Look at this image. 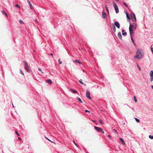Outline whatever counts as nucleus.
Masks as SVG:
<instances>
[{"label": "nucleus", "mask_w": 153, "mask_h": 153, "mask_svg": "<svg viewBox=\"0 0 153 153\" xmlns=\"http://www.w3.org/2000/svg\"><path fill=\"white\" fill-rule=\"evenodd\" d=\"M136 25L135 23H133V25H132L131 22L130 23V25L129 27V31L130 33V35H131L132 33H133V31L134 30V29H136Z\"/></svg>", "instance_id": "obj_1"}, {"label": "nucleus", "mask_w": 153, "mask_h": 153, "mask_svg": "<svg viewBox=\"0 0 153 153\" xmlns=\"http://www.w3.org/2000/svg\"><path fill=\"white\" fill-rule=\"evenodd\" d=\"M143 55V53L141 52V51L138 49L137 51L136 55L135 56V57L137 59H140L142 58Z\"/></svg>", "instance_id": "obj_2"}, {"label": "nucleus", "mask_w": 153, "mask_h": 153, "mask_svg": "<svg viewBox=\"0 0 153 153\" xmlns=\"http://www.w3.org/2000/svg\"><path fill=\"white\" fill-rule=\"evenodd\" d=\"M23 62L25 64V69L27 72L28 73H30L31 71L27 63L25 61H23Z\"/></svg>", "instance_id": "obj_3"}, {"label": "nucleus", "mask_w": 153, "mask_h": 153, "mask_svg": "<svg viewBox=\"0 0 153 153\" xmlns=\"http://www.w3.org/2000/svg\"><path fill=\"white\" fill-rule=\"evenodd\" d=\"M113 5L114 8L116 13H117L119 12V10L118 7L115 2L113 1Z\"/></svg>", "instance_id": "obj_4"}, {"label": "nucleus", "mask_w": 153, "mask_h": 153, "mask_svg": "<svg viewBox=\"0 0 153 153\" xmlns=\"http://www.w3.org/2000/svg\"><path fill=\"white\" fill-rule=\"evenodd\" d=\"M130 15L132 21L134 22H136V19L134 14L133 12H131V13Z\"/></svg>", "instance_id": "obj_5"}, {"label": "nucleus", "mask_w": 153, "mask_h": 153, "mask_svg": "<svg viewBox=\"0 0 153 153\" xmlns=\"http://www.w3.org/2000/svg\"><path fill=\"white\" fill-rule=\"evenodd\" d=\"M86 97L89 99H91V98L90 97V93L89 91L87 90Z\"/></svg>", "instance_id": "obj_6"}, {"label": "nucleus", "mask_w": 153, "mask_h": 153, "mask_svg": "<svg viewBox=\"0 0 153 153\" xmlns=\"http://www.w3.org/2000/svg\"><path fill=\"white\" fill-rule=\"evenodd\" d=\"M150 78V81L151 82L153 81V70H151L149 74Z\"/></svg>", "instance_id": "obj_7"}, {"label": "nucleus", "mask_w": 153, "mask_h": 153, "mask_svg": "<svg viewBox=\"0 0 153 153\" xmlns=\"http://www.w3.org/2000/svg\"><path fill=\"white\" fill-rule=\"evenodd\" d=\"M94 127L95 129L99 133L101 132V131H102V128H100L96 126H94Z\"/></svg>", "instance_id": "obj_8"}, {"label": "nucleus", "mask_w": 153, "mask_h": 153, "mask_svg": "<svg viewBox=\"0 0 153 153\" xmlns=\"http://www.w3.org/2000/svg\"><path fill=\"white\" fill-rule=\"evenodd\" d=\"M114 25H115V26L117 27V28L118 29L120 28V25L118 22H114Z\"/></svg>", "instance_id": "obj_9"}, {"label": "nucleus", "mask_w": 153, "mask_h": 153, "mask_svg": "<svg viewBox=\"0 0 153 153\" xmlns=\"http://www.w3.org/2000/svg\"><path fill=\"white\" fill-rule=\"evenodd\" d=\"M27 2L29 4L30 7L31 9H33V7L32 5L31 4L30 1L28 0H27Z\"/></svg>", "instance_id": "obj_10"}, {"label": "nucleus", "mask_w": 153, "mask_h": 153, "mask_svg": "<svg viewBox=\"0 0 153 153\" xmlns=\"http://www.w3.org/2000/svg\"><path fill=\"white\" fill-rule=\"evenodd\" d=\"M118 36L119 39H122V36L121 32H119L118 33Z\"/></svg>", "instance_id": "obj_11"}, {"label": "nucleus", "mask_w": 153, "mask_h": 153, "mask_svg": "<svg viewBox=\"0 0 153 153\" xmlns=\"http://www.w3.org/2000/svg\"><path fill=\"white\" fill-rule=\"evenodd\" d=\"M119 139L120 141L121 142V143L123 144L124 145L125 144L124 141L122 138H120Z\"/></svg>", "instance_id": "obj_12"}, {"label": "nucleus", "mask_w": 153, "mask_h": 153, "mask_svg": "<svg viewBox=\"0 0 153 153\" xmlns=\"http://www.w3.org/2000/svg\"><path fill=\"white\" fill-rule=\"evenodd\" d=\"M102 17L104 18H106L107 16H106V13L104 12H103L102 13Z\"/></svg>", "instance_id": "obj_13"}, {"label": "nucleus", "mask_w": 153, "mask_h": 153, "mask_svg": "<svg viewBox=\"0 0 153 153\" xmlns=\"http://www.w3.org/2000/svg\"><path fill=\"white\" fill-rule=\"evenodd\" d=\"M122 34L123 36H126L127 35V33L125 32V31L124 30H122Z\"/></svg>", "instance_id": "obj_14"}, {"label": "nucleus", "mask_w": 153, "mask_h": 153, "mask_svg": "<svg viewBox=\"0 0 153 153\" xmlns=\"http://www.w3.org/2000/svg\"><path fill=\"white\" fill-rule=\"evenodd\" d=\"M47 82L48 83L50 84L52 83V82L51 79H48L46 80Z\"/></svg>", "instance_id": "obj_15"}, {"label": "nucleus", "mask_w": 153, "mask_h": 153, "mask_svg": "<svg viewBox=\"0 0 153 153\" xmlns=\"http://www.w3.org/2000/svg\"><path fill=\"white\" fill-rule=\"evenodd\" d=\"M112 29L113 31L114 32H116V27L114 25H113L112 26Z\"/></svg>", "instance_id": "obj_16"}, {"label": "nucleus", "mask_w": 153, "mask_h": 153, "mask_svg": "<svg viewBox=\"0 0 153 153\" xmlns=\"http://www.w3.org/2000/svg\"><path fill=\"white\" fill-rule=\"evenodd\" d=\"M79 82L82 85H84V86H86V84L85 83H84L82 82V79H80V80H79Z\"/></svg>", "instance_id": "obj_17"}, {"label": "nucleus", "mask_w": 153, "mask_h": 153, "mask_svg": "<svg viewBox=\"0 0 153 153\" xmlns=\"http://www.w3.org/2000/svg\"><path fill=\"white\" fill-rule=\"evenodd\" d=\"M105 8L108 13H109V10L108 9V7L107 5H105Z\"/></svg>", "instance_id": "obj_18"}, {"label": "nucleus", "mask_w": 153, "mask_h": 153, "mask_svg": "<svg viewBox=\"0 0 153 153\" xmlns=\"http://www.w3.org/2000/svg\"><path fill=\"white\" fill-rule=\"evenodd\" d=\"M70 90L74 94H76L77 93V91L75 90L72 89H70Z\"/></svg>", "instance_id": "obj_19"}, {"label": "nucleus", "mask_w": 153, "mask_h": 153, "mask_svg": "<svg viewBox=\"0 0 153 153\" xmlns=\"http://www.w3.org/2000/svg\"><path fill=\"white\" fill-rule=\"evenodd\" d=\"M74 62H75L76 63H79V64H81V62L78 60L76 59Z\"/></svg>", "instance_id": "obj_20"}, {"label": "nucleus", "mask_w": 153, "mask_h": 153, "mask_svg": "<svg viewBox=\"0 0 153 153\" xmlns=\"http://www.w3.org/2000/svg\"><path fill=\"white\" fill-rule=\"evenodd\" d=\"M130 36H131V40L132 41V42H133V43H134V45H135V43L134 42V39H133L132 37V35H130Z\"/></svg>", "instance_id": "obj_21"}, {"label": "nucleus", "mask_w": 153, "mask_h": 153, "mask_svg": "<svg viewBox=\"0 0 153 153\" xmlns=\"http://www.w3.org/2000/svg\"><path fill=\"white\" fill-rule=\"evenodd\" d=\"M77 99L79 102L80 103H83L82 101L81 100V99L80 98H79V97H77Z\"/></svg>", "instance_id": "obj_22"}, {"label": "nucleus", "mask_w": 153, "mask_h": 153, "mask_svg": "<svg viewBox=\"0 0 153 153\" xmlns=\"http://www.w3.org/2000/svg\"><path fill=\"white\" fill-rule=\"evenodd\" d=\"M126 17L127 18V19H129V20H130V17L129 16V15L127 13H126Z\"/></svg>", "instance_id": "obj_23"}, {"label": "nucleus", "mask_w": 153, "mask_h": 153, "mask_svg": "<svg viewBox=\"0 0 153 153\" xmlns=\"http://www.w3.org/2000/svg\"><path fill=\"white\" fill-rule=\"evenodd\" d=\"M123 5L125 6L126 7H128V4H127L125 2H124L123 3Z\"/></svg>", "instance_id": "obj_24"}, {"label": "nucleus", "mask_w": 153, "mask_h": 153, "mask_svg": "<svg viewBox=\"0 0 153 153\" xmlns=\"http://www.w3.org/2000/svg\"><path fill=\"white\" fill-rule=\"evenodd\" d=\"M19 22L21 24H24V22L21 19L19 20Z\"/></svg>", "instance_id": "obj_25"}, {"label": "nucleus", "mask_w": 153, "mask_h": 153, "mask_svg": "<svg viewBox=\"0 0 153 153\" xmlns=\"http://www.w3.org/2000/svg\"><path fill=\"white\" fill-rule=\"evenodd\" d=\"M15 7H17L18 8H20V6H19V5L18 4H16L15 5Z\"/></svg>", "instance_id": "obj_26"}, {"label": "nucleus", "mask_w": 153, "mask_h": 153, "mask_svg": "<svg viewBox=\"0 0 153 153\" xmlns=\"http://www.w3.org/2000/svg\"><path fill=\"white\" fill-rule=\"evenodd\" d=\"M134 100L135 102H137V99H136V97L135 96H134Z\"/></svg>", "instance_id": "obj_27"}, {"label": "nucleus", "mask_w": 153, "mask_h": 153, "mask_svg": "<svg viewBox=\"0 0 153 153\" xmlns=\"http://www.w3.org/2000/svg\"><path fill=\"white\" fill-rule=\"evenodd\" d=\"M135 118V120H136V121L137 122H139L140 121V120L138 119V118Z\"/></svg>", "instance_id": "obj_28"}, {"label": "nucleus", "mask_w": 153, "mask_h": 153, "mask_svg": "<svg viewBox=\"0 0 153 153\" xmlns=\"http://www.w3.org/2000/svg\"><path fill=\"white\" fill-rule=\"evenodd\" d=\"M149 138L153 139V136H152L151 135H149Z\"/></svg>", "instance_id": "obj_29"}, {"label": "nucleus", "mask_w": 153, "mask_h": 153, "mask_svg": "<svg viewBox=\"0 0 153 153\" xmlns=\"http://www.w3.org/2000/svg\"><path fill=\"white\" fill-rule=\"evenodd\" d=\"M137 67L138 68V69L140 71L141 70V69L140 68V66H139V65L138 64H137Z\"/></svg>", "instance_id": "obj_30"}, {"label": "nucleus", "mask_w": 153, "mask_h": 153, "mask_svg": "<svg viewBox=\"0 0 153 153\" xmlns=\"http://www.w3.org/2000/svg\"><path fill=\"white\" fill-rule=\"evenodd\" d=\"M60 59H59L58 60L59 64V65L61 64H62V62L60 61Z\"/></svg>", "instance_id": "obj_31"}, {"label": "nucleus", "mask_w": 153, "mask_h": 153, "mask_svg": "<svg viewBox=\"0 0 153 153\" xmlns=\"http://www.w3.org/2000/svg\"><path fill=\"white\" fill-rule=\"evenodd\" d=\"M99 122H100V123L101 124H103V123L102 122V119H100V120H99Z\"/></svg>", "instance_id": "obj_32"}, {"label": "nucleus", "mask_w": 153, "mask_h": 153, "mask_svg": "<svg viewBox=\"0 0 153 153\" xmlns=\"http://www.w3.org/2000/svg\"><path fill=\"white\" fill-rule=\"evenodd\" d=\"M2 12L3 15H5V14H6V13L3 10L2 11Z\"/></svg>", "instance_id": "obj_33"}, {"label": "nucleus", "mask_w": 153, "mask_h": 153, "mask_svg": "<svg viewBox=\"0 0 153 153\" xmlns=\"http://www.w3.org/2000/svg\"><path fill=\"white\" fill-rule=\"evenodd\" d=\"M20 73L23 75H24V74L21 70H20Z\"/></svg>", "instance_id": "obj_34"}, {"label": "nucleus", "mask_w": 153, "mask_h": 153, "mask_svg": "<svg viewBox=\"0 0 153 153\" xmlns=\"http://www.w3.org/2000/svg\"><path fill=\"white\" fill-rule=\"evenodd\" d=\"M16 131V134L18 136H19V134L16 131Z\"/></svg>", "instance_id": "obj_35"}, {"label": "nucleus", "mask_w": 153, "mask_h": 153, "mask_svg": "<svg viewBox=\"0 0 153 153\" xmlns=\"http://www.w3.org/2000/svg\"><path fill=\"white\" fill-rule=\"evenodd\" d=\"M85 112H88V113H90V111H88L87 110H85Z\"/></svg>", "instance_id": "obj_36"}, {"label": "nucleus", "mask_w": 153, "mask_h": 153, "mask_svg": "<svg viewBox=\"0 0 153 153\" xmlns=\"http://www.w3.org/2000/svg\"><path fill=\"white\" fill-rule=\"evenodd\" d=\"M151 50L152 51V52L153 53V48H151Z\"/></svg>", "instance_id": "obj_37"}, {"label": "nucleus", "mask_w": 153, "mask_h": 153, "mask_svg": "<svg viewBox=\"0 0 153 153\" xmlns=\"http://www.w3.org/2000/svg\"><path fill=\"white\" fill-rule=\"evenodd\" d=\"M38 70L40 71H42V70H41V68H39Z\"/></svg>", "instance_id": "obj_38"}, {"label": "nucleus", "mask_w": 153, "mask_h": 153, "mask_svg": "<svg viewBox=\"0 0 153 153\" xmlns=\"http://www.w3.org/2000/svg\"><path fill=\"white\" fill-rule=\"evenodd\" d=\"M102 132L103 134L104 133V132L103 131V129H102V131H101V132Z\"/></svg>", "instance_id": "obj_39"}, {"label": "nucleus", "mask_w": 153, "mask_h": 153, "mask_svg": "<svg viewBox=\"0 0 153 153\" xmlns=\"http://www.w3.org/2000/svg\"><path fill=\"white\" fill-rule=\"evenodd\" d=\"M108 137H109V138H111V136H110V135H108Z\"/></svg>", "instance_id": "obj_40"}, {"label": "nucleus", "mask_w": 153, "mask_h": 153, "mask_svg": "<svg viewBox=\"0 0 153 153\" xmlns=\"http://www.w3.org/2000/svg\"><path fill=\"white\" fill-rule=\"evenodd\" d=\"M73 142L75 145L76 144V142H75V141H73Z\"/></svg>", "instance_id": "obj_41"}, {"label": "nucleus", "mask_w": 153, "mask_h": 153, "mask_svg": "<svg viewBox=\"0 0 153 153\" xmlns=\"http://www.w3.org/2000/svg\"><path fill=\"white\" fill-rule=\"evenodd\" d=\"M45 138L47 139L48 140H49V141H50V140L48 139V138H47L46 137H45Z\"/></svg>", "instance_id": "obj_42"}, {"label": "nucleus", "mask_w": 153, "mask_h": 153, "mask_svg": "<svg viewBox=\"0 0 153 153\" xmlns=\"http://www.w3.org/2000/svg\"><path fill=\"white\" fill-rule=\"evenodd\" d=\"M5 15L6 16H7H7H7V13H6V14H5Z\"/></svg>", "instance_id": "obj_43"}, {"label": "nucleus", "mask_w": 153, "mask_h": 153, "mask_svg": "<svg viewBox=\"0 0 153 153\" xmlns=\"http://www.w3.org/2000/svg\"><path fill=\"white\" fill-rule=\"evenodd\" d=\"M151 87L152 89H153V85H152Z\"/></svg>", "instance_id": "obj_44"}, {"label": "nucleus", "mask_w": 153, "mask_h": 153, "mask_svg": "<svg viewBox=\"0 0 153 153\" xmlns=\"http://www.w3.org/2000/svg\"><path fill=\"white\" fill-rule=\"evenodd\" d=\"M12 106L13 108H14V106L13 104L12 103Z\"/></svg>", "instance_id": "obj_45"}, {"label": "nucleus", "mask_w": 153, "mask_h": 153, "mask_svg": "<svg viewBox=\"0 0 153 153\" xmlns=\"http://www.w3.org/2000/svg\"><path fill=\"white\" fill-rule=\"evenodd\" d=\"M18 138L19 140H21V138L19 137H18Z\"/></svg>", "instance_id": "obj_46"}, {"label": "nucleus", "mask_w": 153, "mask_h": 153, "mask_svg": "<svg viewBox=\"0 0 153 153\" xmlns=\"http://www.w3.org/2000/svg\"><path fill=\"white\" fill-rule=\"evenodd\" d=\"M76 145V146H77V147H78V146H78V145L77 144H76V145Z\"/></svg>", "instance_id": "obj_47"}, {"label": "nucleus", "mask_w": 153, "mask_h": 153, "mask_svg": "<svg viewBox=\"0 0 153 153\" xmlns=\"http://www.w3.org/2000/svg\"><path fill=\"white\" fill-rule=\"evenodd\" d=\"M50 55L52 56L53 55V54L52 53H51Z\"/></svg>", "instance_id": "obj_48"}, {"label": "nucleus", "mask_w": 153, "mask_h": 153, "mask_svg": "<svg viewBox=\"0 0 153 153\" xmlns=\"http://www.w3.org/2000/svg\"><path fill=\"white\" fill-rule=\"evenodd\" d=\"M120 0H117V1H119Z\"/></svg>", "instance_id": "obj_49"}, {"label": "nucleus", "mask_w": 153, "mask_h": 153, "mask_svg": "<svg viewBox=\"0 0 153 153\" xmlns=\"http://www.w3.org/2000/svg\"><path fill=\"white\" fill-rule=\"evenodd\" d=\"M86 153H88V152H86Z\"/></svg>", "instance_id": "obj_50"}, {"label": "nucleus", "mask_w": 153, "mask_h": 153, "mask_svg": "<svg viewBox=\"0 0 153 153\" xmlns=\"http://www.w3.org/2000/svg\"><path fill=\"white\" fill-rule=\"evenodd\" d=\"M152 9H153V7Z\"/></svg>", "instance_id": "obj_51"}]
</instances>
